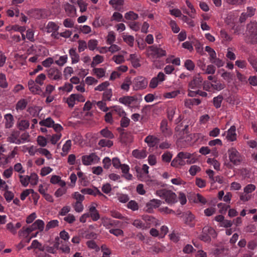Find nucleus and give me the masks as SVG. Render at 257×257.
Wrapping results in <instances>:
<instances>
[{
  "mask_svg": "<svg viewBox=\"0 0 257 257\" xmlns=\"http://www.w3.org/2000/svg\"><path fill=\"white\" fill-rule=\"evenodd\" d=\"M156 195L164 199L169 204H172L177 202V195L171 190L165 189L158 190L156 191Z\"/></svg>",
  "mask_w": 257,
  "mask_h": 257,
  "instance_id": "obj_1",
  "label": "nucleus"
},
{
  "mask_svg": "<svg viewBox=\"0 0 257 257\" xmlns=\"http://www.w3.org/2000/svg\"><path fill=\"white\" fill-rule=\"evenodd\" d=\"M246 35L248 42L251 44L257 43V24L255 22H250L247 25Z\"/></svg>",
  "mask_w": 257,
  "mask_h": 257,
  "instance_id": "obj_2",
  "label": "nucleus"
},
{
  "mask_svg": "<svg viewBox=\"0 0 257 257\" xmlns=\"http://www.w3.org/2000/svg\"><path fill=\"white\" fill-rule=\"evenodd\" d=\"M149 56L154 61L157 59L167 55V52L165 50L163 49L160 47V45H153L149 47Z\"/></svg>",
  "mask_w": 257,
  "mask_h": 257,
  "instance_id": "obj_3",
  "label": "nucleus"
},
{
  "mask_svg": "<svg viewBox=\"0 0 257 257\" xmlns=\"http://www.w3.org/2000/svg\"><path fill=\"white\" fill-rule=\"evenodd\" d=\"M142 100L141 95L126 96L120 97L118 101L120 103L128 107H134Z\"/></svg>",
  "mask_w": 257,
  "mask_h": 257,
  "instance_id": "obj_4",
  "label": "nucleus"
},
{
  "mask_svg": "<svg viewBox=\"0 0 257 257\" xmlns=\"http://www.w3.org/2000/svg\"><path fill=\"white\" fill-rule=\"evenodd\" d=\"M216 236V232L212 227L206 226L203 227L202 233L199 235V238L204 242H210L211 237L215 238Z\"/></svg>",
  "mask_w": 257,
  "mask_h": 257,
  "instance_id": "obj_5",
  "label": "nucleus"
},
{
  "mask_svg": "<svg viewBox=\"0 0 257 257\" xmlns=\"http://www.w3.org/2000/svg\"><path fill=\"white\" fill-rule=\"evenodd\" d=\"M228 154L230 162L235 166L239 165L242 161V156L235 148L229 149L228 150Z\"/></svg>",
  "mask_w": 257,
  "mask_h": 257,
  "instance_id": "obj_6",
  "label": "nucleus"
},
{
  "mask_svg": "<svg viewBox=\"0 0 257 257\" xmlns=\"http://www.w3.org/2000/svg\"><path fill=\"white\" fill-rule=\"evenodd\" d=\"M48 77L51 80L59 81L62 79V74L61 69L52 67L47 70Z\"/></svg>",
  "mask_w": 257,
  "mask_h": 257,
  "instance_id": "obj_7",
  "label": "nucleus"
},
{
  "mask_svg": "<svg viewBox=\"0 0 257 257\" xmlns=\"http://www.w3.org/2000/svg\"><path fill=\"white\" fill-rule=\"evenodd\" d=\"M203 78L199 74L193 76L192 79L189 82V89L197 90L202 88Z\"/></svg>",
  "mask_w": 257,
  "mask_h": 257,
  "instance_id": "obj_8",
  "label": "nucleus"
},
{
  "mask_svg": "<svg viewBox=\"0 0 257 257\" xmlns=\"http://www.w3.org/2000/svg\"><path fill=\"white\" fill-rule=\"evenodd\" d=\"M148 80L143 76H138L135 78L133 82V87L135 90L146 88L148 85Z\"/></svg>",
  "mask_w": 257,
  "mask_h": 257,
  "instance_id": "obj_9",
  "label": "nucleus"
},
{
  "mask_svg": "<svg viewBox=\"0 0 257 257\" xmlns=\"http://www.w3.org/2000/svg\"><path fill=\"white\" fill-rule=\"evenodd\" d=\"M99 157L95 154L91 153L89 155H84L82 157V162L83 165L87 166L98 161Z\"/></svg>",
  "mask_w": 257,
  "mask_h": 257,
  "instance_id": "obj_10",
  "label": "nucleus"
},
{
  "mask_svg": "<svg viewBox=\"0 0 257 257\" xmlns=\"http://www.w3.org/2000/svg\"><path fill=\"white\" fill-rule=\"evenodd\" d=\"M160 131L165 137H169L172 134L171 130L168 126V121L165 119H163L161 122Z\"/></svg>",
  "mask_w": 257,
  "mask_h": 257,
  "instance_id": "obj_11",
  "label": "nucleus"
},
{
  "mask_svg": "<svg viewBox=\"0 0 257 257\" xmlns=\"http://www.w3.org/2000/svg\"><path fill=\"white\" fill-rule=\"evenodd\" d=\"M20 132L19 131H13L10 136L7 138V141L10 143L20 145L23 143L20 139Z\"/></svg>",
  "mask_w": 257,
  "mask_h": 257,
  "instance_id": "obj_12",
  "label": "nucleus"
},
{
  "mask_svg": "<svg viewBox=\"0 0 257 257\" xmlns=\"http://www.w3.org/2000/svg\"><path fill=\"white\" fill-rule=\"evenodd\" d=\"M81 192L84 194H89L96 196L98 195L104 199L106 198V196L103 195L97 188L94 187V189L86 188L81 189Z\"/></svg>",
  "mask_w": 257,
  "mask_h": 257,
  "instance_id": "obj_13",
  "label": "nucleus"
},
{
  "mask_svg": "<svg viewBox=\"0 0 257 257\" xmlns=\"http://www.w3.org/2000/svg\"><path fill=\"white\" fill-rule=\"evenodd\" d=\"M161 204L160 200L153 199L148 202L146 205L145 209L146 211L149 213H152L154 208L159 207Z\"/></svg>",
  "mask_w": 257,
  "mask_h": 257,
  "instance_id": "obj_14",
  "label": "nucleus"
},
{
  "mask_svg": "<svg viewBox=\"0 0 257 257\" xmlns=\"http://www.w3.org/2000/svg\"><path fill=\"white\" fill-rule=\"evenodd\" d=\"M36 82L32 79H30L28 83L29 89L34 94H40L42 92L40 86L36 84Z\"/></svg>",
  "mask_w": 257,
  "mask_h": 257,
  "instance_id": "obj_15",
  "label": "nucleus"
},
{
  "mask_svg": "<svg viewBox=\"0 0 257 257\" xmlns=\"http://www.w3.org/2000/svg\"><path fill=\"white\" fill-rule=\"evenodd\" d=\"M178 157H181L183 160L187 159L186 164H191L195 162L196 159L193 157V154L187 152H181L178 154Z\"/></svg>",
  "mask_w": 257,
  "mask_h": 257,
  "instance_id": "obj_16",
  "label": "nucleus"
},
{
  "mask_svg": "<svg viewBox=\"0 0 257 257\" xmlns=\"http://www.w3.org/2000/svg\"><path fill=\"white\" fill-rule=\"evenodd\" d=\"M31 16L36 19H40L46 18V12L44 10L34 9L30 11Z\"/></svg>",
  "mask_w": 257,
  "mask_h": 257,
  "instance_id": "obj_17",
  "label": "nucleus"
},
{
  "mask_svg": "<svg viewBox=\"0 0 257 257\" xmlns=\"http://www.w3.org/2000/svg\"><path fill=\"white\" fill-rule=\"evenodd\" d=\"M226 139L230 142H233L236 140V127L232 125L226 132Z\"/></svg>",
  "mask_w": 257,
  "mask_h": 257,
  "instance_id": "obj_18",
  "label": "nucleus"
},
{
  "mask_svg": "<svg viewBox=\"0 0 257 257\" xmlns=\"http://www.w3.org/2000/svg\"><path fill=\"white\" fill-rule=\"evenodd\" d=\"M160 141V139L153 135L148 136L145 139V142L147 143L150 147H154L157 145Z\"/></svg>",
  "mask_w": 257,
  "mask_h": 257,
  "instance_id": "obj_19",
  "label": "nucleus"
},
{
  "mask_svg": "<svg viewBox=\"0 0 257 257\" xmlns=\"http://www.w3.org/2000/svg\"><path fill=\"white\" fill-rule=\"evenodd\" d=\"M64 9L68 16L70 17L76 16V10L74 6L67 3L64 6Z\"/></svg>",
  "mask_w": 257,
  "mask_h": 257,
  "instance_id": "obj_20",
  "label": "nucleus"
},
{
  "mask_svg": "<svg viewBox=\"0 0 257 257\" xmlns=\"http://www.w3.org/2000/svg\"><path fill=\"white\" fill-rule=\"evenodd\" d=\"M89 217L91 218L93 221H96L100 218V215L98 210L96 209L95 206L91 205L89 208Z\"/></svg>",
  "mask_w": 257,
  "mask_h": 257,
  "instance_id": "obj_21",
  "label": "nucleus"
},
{
  "mask_svg": "<svg viewBox=\"0 0 257 257\" xmlns=\"http://www.w3.org/2000/svg\"><path fill=\"white\" fill-rule=\"evenodd\" d=\"M120 142L123 144L131 143L132 141V136L130 133L122 132L120 134Z\"/></svg>",
  "mask_w": 257,
  "mask_h": 257,
  "instance_id": "obj_22",
  "label": "nucleus"
},
{
  "mask_svg": "<svg viewBox=\"0 0 257 257\" xmlns=\"http://www.w3.org/2000/svg\"><path fill=\"white\" fill-rule=\"evenodd\" d=\"M30 122L27 119H19L17 122V126L20 131H25L29 128Z\"/></svg>",
  "mask_w": 257,
  "mask_h": 257,
  "instance_id": "obj_23",
  "label": "nucleus"
},
{
  "mask_svg": "<svg viewBox=\"0 0 257 257\" xmlns=\"http://www.w3.org/2000/svg\"><path fill=\"white\" fill-rule=\"evenodd\" d=\"M69 55L71 57L72 63L75 64L79 62L80 60V56L76 52V49L71 48L69 51Z\"/></svg>",
  "mask_w": 257,
  "mask_h": 257,
  "instance_id": "obj_24",
  "label": "nucleus"
},
{
  "mask_svg": "<svg viewBox=\"0 0 257 257\" xmlns=\"http://www.w3.org/2000/svg\"><path fill=\"white\" fill-rule=\"evenodd\" d=\"M113 113V116L117 115L118 116L122 117L123 115H126V113L123 108L120 106H114L111 107L110 109Z\"/></svg>",
  "mask_w": 257,
  "mask_h": 257,
  "instance_id": "obj_25",
  "label": "nucleus"
},
{
  "mask_svg": "<svg viewBox=\"0 0 257 257\" xmlns=\"http://www.w3.org/2000/svg\"><path fill=\"white\" fill-rule=\"evenodd\" d=\"M186 164V162L185 160H183L181 157H178V154H177V156L172 160L171 162V166L178 168L181 166H184Z\"/></svg>",
  "mask_w": 257,
  "mask_h": 257,
  "instance_id": "obj_26",
  "label": "nucleus"
},
{
  "mask_svg": "<svg viewBox=\"0 0 257 257\" xmlns=\"http://www.w3.org/2000/svg\"><path fill=\"white\" fill-rule=\"evenodd\" d=\"M118 222V221L106 218L102 221V224L106 228L109 229L111 226H116Z\"/></svg>",
  "mask_w": 257,
  "mask_h": 257,
  "instance_id": "obj_27",
  "label": "nucleus"
},
{
  "mask_svg": "<svg viewBox=\"0 0 257 257\" xmlns=\"http://www.w3.org/2000/svg\"><path fill=\"white\" fill-rule=\"evenodd\" d=\"M99 134L101 137L105 138L107 139H112L114 138V135L113 134L109 131L108 128L105 127L103 128L99 132Z\"/></svg>",
  "mask_w": 257,
  "mask_h": 257,
  "instance_id": "obj_28",
  "label": "nucleus"
},
{
  "mask_svg": "<svg viewBox=\"0 0 257 257\" xmlns=\"http://www.w3.org/2000/svg\"><path fill=\"white\" fill-rule=\"evenodd\" d=\"M200 103L201 100L198 98H190L185 101V105L188 108H191L193 105H198Z\"/></svg>",
  "mask_w": 257,
  "mask_h": 257,
  "instance_id": "obj_29",
  "label": "nucleus"
},
{
  "mask_svg": "<svg viewBox=\"0 0 257 257\" xmlns=\"http://www.w3.org/2000/svg\"><path fill=\"white\" fill-rule=\"evenodd\" d=\"M5 119H6L5 126L7 128L12 127L14 125V117L13 116L10 114H7L5 115Z\"/></svg>",
  "mask_w": 257,
  "mask_h": 257,
  "instance_id": "obj_30",
  "label": "nucleus"
},
{
  "mask_svg": "<svg viewBox=\"0 0 257 257\" xmlns=\"http://www.w3.org/2000/svg\"><path fill=\"white\" fill-rule=\"evenodd\" d=\"M133 156L139 159H144L147 157L146 151L142 150H135L132 152Z\"/></svg>",
  "mask_w": 257,
  "mask_h": 257,
  "instance_id": "obj_31",
  "label": "nucleus"
},
{
  "mask_svg": "<svg viewBox=\"0 0 257 257\" xmlns=\"http://www.w3.org/2000/svg\"><path fill=\"white\" fill-rule=\"evenodd\" d=\"M129 59L134 67L138 68L141 66L139 58L136 54H131Z\"/></svg>",
  "mask_w": 257,
  "mask_h": 257,
  "instance_id": "obj_32",
  "label": "nucleus"
},
{
  "mask_svg": "<svg viewBox=\"0 0 257 257\" xmlns=\"http://www.w3.org/2000/svg\"><path fill=\"white\" fill-rule=\"evenodd\" d=\"M143 219L147 223L146 226H147V227H150L152 225H156L157 223V219L152 216H144Z\"/></svg>",
  "mask_w": 257,
  "mask_h": 257,
  "instance_id": "obj_33",
  "label": "nucleus"
},
{
  "mask_svg": "<svg viewBox=\"0 0 257 257\" xmlns=\"http://www.w3.org/2000/svg\"><path fill=\"white\" fill-rule=\"evenodd\" d=\"M110 140V139H101L98 142V145L102 148L106 147L110 148L113 146V142Z\"/></svg>",
  "mask_w": 257,
  "mask_h": 257,
  "instance_id": "obj_34",
  "label": "nucleus"
},
{
  "mask_svg": "<svg viewBox=\"0 0 257 257\" xmlns=\"http://www.w3.org/2000/svg\"><path fill=\"white\" fill-rule=\"evenodd\" d=\"M62 134L61 133H56L52 136L48 135L47 139L50 141L52 144L55 145L61 138Z\"/></svg>",
  "mask_w": 257,
  "mask_h": 257,
  "instance_id": "obj_35",
  "label": "nucleus"
},
{
  "mask_svg": "<svg viewBox=\"0 0 257 257\" xmlns=\"http://www.w3.org/2000/svg\"><path fill=\"white\" fill-rule=\"evenodd\" d=\"M44 225L45 223L43 220L38 219L32 224V228H34L35 230L39 229L40 231H42L44 229Z\"/></svg>",
  "mask_w": 257,
  "mask_h": 257,
  "instance_id": "obj_36",
  "label": "nucleus"
},
{
  "mask_svg": "<svg viewBox=\"0 0 257 257\" xmlns=\"http://www.w3.org/2000/svg\"><path fill=\"white\" fill-rule=\"evenodd\" d=\"M54 121L51 118L48 117L39 122V124L41 126H44L48 127H52L54 125Z\"/></svg>",
  "mask_w": 257,
  "mask_h": 257,
  "instance_id": "obj_37",
  "label": "nucleus"
},
{
  "mask_svg": "<svg viewBox=\"0 0 257 257\" xmlns=\"http://www.w3.org/2000/svg\"><path fill=\"white\" fill-rule=\"evenodd\" d=\"M28 104V101L25 99H21L19 100L16 104V109L17 110L25 109Z\"/></svg>",
  "mask_w": 257,
  "mask_h": 257,
  "instance_id": "obj_38",
  "label": "nucleus"
},
{
  "mask_svg": "<svg viewBox=\"0 0 257 257\" xmlns=\"http://www.w3.org/2000/svg\"><path fill=\"white\" fill-rule=\"evenodd\" d=\"M72 146L71 141L70 140H68L66 141L65 143L63 145L62 147V151L63 153H61V155L62 156H64L66 155L67 154L68 152L71 149Z\"/></svg>",
  "mask_w": 257,
  "mask_h": 257,
  "instance_id": "obj_39",
  "label": "nucleus"
},
{
  "mask_svg": "<svg viewBox=\"0 0 257 257\" xmlns=\"http://www.w3.org/2000/svg\"><path fill=\"white\" fill-rule=\"evenodd\" d=\"M247 61L255 72H257V58L253 55H249Z\"/></svg>",
  "mask_w": 257,
  "mask_h": 257,
  "instance_id": "obj_40",
  "label": "nucleus"
},
{
  "mask_svg": "<svg viewBox=\"0 0 257 257\" xmlns=\"http://www.w3.org/2000/svg\"><path fill=\"white\" fill-rule=\"evenodd\" d=\"M223 97L222 95H219L217 96L214 97L213 99V103L214 106L216 108H219L221 107V103L222 102Z\"/></svg>",
  "mask_w": 257,
  "mask_h": 257,
  "instance_id": "obj_41",
  "label": "nucleus"
},
{
  "mask_svg": "<svg viewBox=\"0 0 257 257\" xmlns=\"http://www.w3.org/2000/svg\"><path fill=\"white\" fill-rule=\"evenodd\" d=\"M212 90L220 91L225 87L224 84L218 82L217 80H214L212 81Z\"/></svg>",
  "mask_w": 257,
  "mask_h": 257,
  "instance_id": "obj_42",
  "label": "nucleus"
},
{
  "mask_svg": "<svg viewBox=\"0 0 257 257\" xmlns=\"http://www.w3.org/2000/svg\"><path fill=\"white\" fill-rule=\"evenodd\" d=\"M19 178L20 179V182L23 186L26 187L28 186L30 183L29 176L20 174L19 175Z\"/></svg>",
  "mask_w": 257,
  "mask_h": 257,
  "instance_id": "obj_43",
  "label": "nucleus"
},
{
  "mask_svg": "<svg viewBox=\"0 0 257 257\" xmlns=\"http://www.w3.org/2000/svg\"><path fill=\"white\" fill-rule=\"evenodd\" d=\"M103 57L99 55H96L93 58V61L91 64V67L94 68L96 65L103 61Z\"/></svg>",
  "mask_w": 257,
  "mask_h": 257,
  "instance_id": "obj_44",
  "label": "nucleus"
},
{
  "mask_svg": "<svg viewBox=\"0 0 257 257\" xmlns=\"http://www.w3.org/2000/svg\"><path fill=\"white\" fill-rule=\"evenodd\" d=\"M93 73L97 76L98 78H101L105 76V70L102 68H94L93 69Z\"/></svg>",
  "mask_w": 257,
  "mask_h": 257,
  "instance_id": "obj_45",
  "label": "nucleus"
},
{
  "mask_svg": "<svg viewBox=\"0 0 257 257\" xmlns=\"http://www.w3.org/2000/svg\"><path fill=\"white\" fill-rule=\"evenodd\" d=\"M47 32L48 33H51L54 31H57L59 27L53 22H49L47 26Z\"/></svg>",
  "mask_w": 257,
  "mask_h": 257,
  "instance_id": "obj_46",
  "label": "nucleus"
},
{
  "mask_svg": "<svg viewBox=\"0 0 257 257\" xmlns=\"http://www.w3.org/2000/svg\"><path fill=\"white\" fill-rule=\"evenodd\" d=\"M176 108L175 106H170L168 108L167 117L170 121H172L173 120L174 115L176 112Z\"/></svg>",
  "mask_w": 257,
  "mask_h": 257,
  "instance_id": "obj_47",
  "label": "nucleus"
},
{
  "mask_svg": "<svg viewBox=\"0 0 257 257\" xmlns=\"http://www.w3.org/2000/svg\"><path fill=\"white\" fill-rule=\"evenodd\" d=\"M123 41L127 43L130 47L134 46V37L131 35H123L122 36Z\"/></svg>",
  "mask_w": 257,
  "mask_h": 257,
  "instance_id": "obj_48",
  "label": "nucleus"
},
{
  "mask_svg": "<svg viewBox=\"0 0 257 257\" xmlns=\"http://www.w3.org/2000/svg\"><path fill=\"white\" fill-rule=\"evenodd\" d=\"M46 78V75L44 73H41L36 77L35 81L36 84L41 86L44 84V81Z\"/></svg>",
  "mask_w": 257,
  "mask_h": 257,
  "instance_id": "obj_49",
  "label": "nucleus"
},
{
  "mask_svg": "<svg viewBox=\"0 0 257 257\" xmlns=\"http://www.w3.org/2000/svg\"><path fill=\"white\" fill-rule=\"evenodd\" d=\"M133 225L138 228L145 229L147 227L145 223H143L142 221L140 219H135L132 223Z\"/></svg>",
  "mask_w": 257,
  "mask_h": 257,
  "instance_id": "obj_50",
  "label": "nucleus"
},
{
  "mask_svg": "<svg viewBox=\"0 0 257 257\" xmlns=\"http://www.w3.org/2000/svg\"><path fill=\"white\" fill-rule=\"evenodd\" d=\"M97 106L101 110L104 112H107L111 109V107H107L106 103L103 101H98L97 102Z\"/></svg>",
  "mask_w": 257,
  "mask_h": 257,
  "instance_id": "obj_51",
  "label": "nucleus"
},
{
  "mask_svg": "<svg viewBox=\"0 0 257 257\" xmlns=\"http://www.w3.org/2000/svg\"><path fill=\"white\" fill-rule=\"evenodd\" d=\"M76 100V95L75 94H72L67 98L66 102L69 107H73Z\"/></svg>",
  "mask_w": 257,
  "mask_h": 257,
  "instance_id": "obj_52",
  "label": "nucleus"
},
{
  "mask_svg": "<svg viewBox=\"0 0 257 257\" xmlns=\"http://www.w3.org/2000/svg\"><path fill=\"white\" fill-rule=\"evenodd\" d=\"M112 93L111 89H106L103 94V101L110 100Z\"/></svg>",
  "mask_w": 257,
  "mask_h": 257,
  "instance_id": "obj_53",
  "label": "nucleus"
},
{
  "mask_svg": "<svg viewBox=\"0 0 257 257\" xmlns=\"http://www.w3.org/2000/svg\"><path fill=\"white\" fill-rule=\"evenodd\" d=\"M59 224V221L57 220H52L49 221L46 226V230L48 231L51 228H54L58 226Z\"/></svg>",
  "mask_w": 257,
  "mask_h": 257,
  "instance_id": "obj_54",
  "label": "nucleus"
},
{
  "mask_svg": "<svg viewBox=\"0 0 257 257\" xmlns=\"http://www.w3.org/2000/svg\"><path fill=\"white\" fill-rule=\"evenodd\" d=\"M132 82L130 78L125 79L124 82L121 85V88L125 91H128Z\"/></svg>",
  "mask_w": 257,
  "mask_h": 257,
  "instance_id": "obj_55",
  "label": "nucleus"
},
{
  "mask_svg": "<svg viewBox=\"0 0 257 257\" xmlns=\"http://www.w3.org/2000/svg\"><path fill=\"white\" fill-rule=\"evenodd\" d=\"M30 183L32 185H36L38 183V176L37 174L35 173H31L30 176H29Z\"/></svg>",
  "mask_w": 257,
  "mask_h": 257,
  "instance_id": "obj_56",
  "label": "nucleus"
},
{
  "mask_svg": "<svg viewBox=\"0 0 257 257\" xmlns=\"http://www.w3.org/2000/svg\"><path fill=\"white\" fill-rule=\"evenodd\" d=\"M8 86L6 75L3 73H0V87L6 88Z\"/></svg>",
  "mask_w": 257,
  "mask_h": 257,
  "instance_id": "obj_57",
  "label": "nucleus"
},
{
  "mask_svg": "<svg viewBox=\"0 0 257 257\" xmlns=\"http://www.w3.org/2000/svg\"><path fill=\"white\" fill-rule=\"evenodd\" d=\"M98 45V41L95 39H91L88 42L87 47L90 50L93 51Z\"/></svg>",
  "mask_w": 257,
  "mask_h": 257,
  "instance_id": "obj_58",
  "label": "nucleus"
},
{
  "mask_svg": "<svg viewBox=\"0 0 257 257\" xmlns=\"http://www.w3.org/2000/svg\"><path fill=\"white\" fill-rule=\"evenodd\" d=\"M40 154L45 156L48 159L52 158L50 152L46 149L40 148L37 150Z\"/></svg>",
  "mask_w": 257,
  "mask_h": 257,
  "instance_id": "obj_59",
  "label": "nucleus"
},
{
  "mask_svg": "<svg viewBox=\"0 0 257 257\" xmlns=\"http://www.w3.org/2000/svg\"><path fill=\"white\" fill-rule=\"evenodd\" d=\"M184 66L187 70L192 71L195 68V64L192 60L188 59L185 61Z\"/></svg>",
  "mask_w": 257,
  "mask_h": 257,
  "instance_id": "obj_60",
  "label": "nucleus"
},
{
  "mask_svg": "<svg viewBox=\"0 0 257 257\" xmlns=\"http://www.w3.org/2000/svg\"><path fill=\"white\" fill-rule=\"evenodd\" d=\"M210 61L211 63L215 64L218 68L223 66L224 64V62L221 59L217 58L216 56L215 58L211 59Z\"/></svg>",
  "mask_w": 257,
  "mask_h": 257,
  "instance_id": "obj_61",
  "label": "nucleus"
},
{
  "mask_svg": "<svg viewBox=\"0 0 257 257\" xmlns=\"http://www.w3.org/2000/svg\"><path fill=\"white\" fill-rule=\"evenodd\" d=\"M112 116H113V113L112 110L110 109L109 110V112H107L106 113L105 116H104V120L105 121L109 123H112L113 122V118Z\"/></svg>",
  "mask_w": 257,
  "mask_h": 257,
  "instance_id": "obj_62",
  "label": "nucleus"
},
{
  "mask_svg": "<svg viewBox=\"0 0 257 257\" xmlns=\"http://www.w3.org/2000/svg\"><path fill=\"white\" fill-rule=\"evenodd\" d=\"M115 40V36L114 33L112 31L109 32L107 37V44H112Z\"/></svg>",
  "mask_w": 257,
  "mask_h": 257,
  "instance_id": "obj_63",
  "label": "nucleus"
},
{
  "mask_svg": "<svg viewBox=\"0 0 257 257\" xmlns=\"http://www.w3.org/2000/svg\"><path fill=\"white\" fill-rule=\"evenodd\" d=\"M217 207L219 209L220 213L221 214H224L229 207V205L223 203H219L217 204Z\"/></svg>",
  "mask_w": 257,
  "mask_h": 257,
  "instance_id": "obj_64",
  "label": "nucleus"
}]
</instances>
